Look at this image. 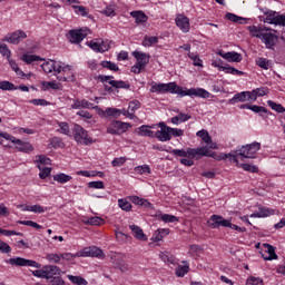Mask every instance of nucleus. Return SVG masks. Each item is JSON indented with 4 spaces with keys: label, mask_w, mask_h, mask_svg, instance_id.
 Here are the masks:
<instances>
[{
    "label": "nucleus",
    "mask_w": 285,
    "mask_h": 285,
    "mask_svg": "<svg viewBox=\"0 0 285 285\" xmlns=\"http://www.w3.org/2000/svg\"><path fill=\"white\" fill-rule=\"evenodd\" d=\"M38 168L40 170V173H39L40 179H46L47 177H50V173H52V168L43 167L41 165H38Z\"/></svg>",
    "instance_id": "c03bdc74"
},
{
    "label": "nucleus",
    "mask_w": 285,
    "mask_h": 285,
    "mask_svg": "<svg viewBox=\"0 0 285 285\" xmlns=\"http://www.w3.org/2000/svg\"><path fill=\"white\" fill-rule=\"evenodd\" d=\"M71 180H72V176L67 175L65 173L53 175V181H57L58 184H68V181H71Z\"/></svg>",
    "instance_id": "c756f323"
},
{
    "label": "nucleus",
    "mask_w": 285,
    "mask_h": 285,
    "mask_svg": "<svg viewBox=\"0 0 285 285\" xmlns=\"http://www.w3.org/2000/svg\"><path fill=\"white\" fill-rule=\"evenodd\" d=\"M130 16L135 19L136 23H146L148 16L144 11H131Z\"/></svg>",
    "instance_id": "a878e982"
},
{
    "label": "nucleus",
    "mask_w": 285,
    "mask_h": 285,
    "mask_svg": "<svg viewBox=\"0 0 285 285\" xmlns=\"http://www.w3.org/2000/svg\"><path fill=\"white\" fill-rule=\"evenodd\" d=\"M246 101H248L249 104H254L253 96H252L250 91H240V92L234 95V97L232 99H229V104L232 106H235V104H244Z\"/></svg>",
    "instance_id": "f3484780"
},
{
    "label": "nucleus",
    "mask_w": 285,
    "mask_h": 285,
    "mask_svg": "<svg viewBox=\"0 0 285 285\" xmlns=\"http://www.w3.org/2000/svg\"><path fill=\"white\" fill-rule=\"evenodd\" d=\"M240 168H243V170H246L247 173H259V167L253 164H240Z\"/></svg>",
    "instance_id": "13d9d810"
},
{
    "label": "nucleus",
    "mask_w": 285,
    "mask_h": 285,
    "mask_svg": "<svg viewBox=\"0 0 285 285\" xmlns=\"http://www.w3.org/2000/svg\"><path fill=\"white\" fill-rule=\"evenodd\" d=\"M0 137H2V139H7V141H11L12 144H14L16 150H19V153H32V150H35L30 142H26L21 139L14 138V136H11L8 132L0 131Z\"/></svg>",
    "instance_id": "39448f33"
},
{
    "label": "nucleus",
    "mask_w": 285,
    "mask_h": 285,
    "mask_svg": "<svg viewBox=\"0 0 285 285\" xmlns=\"http://www.w3.org/2000/svg\"><path fill=\"white\" fill-rule=\"evenodd\" d=\"M0 90H17V86L8 80H3L0 81Z\"/></svg>",
    "instance_id": "6e6d98bb"
},
{
    "label": "nucleus",
    "mask_w": 285,
    "mask_h": 285,
    "mask_svg": "<svg viewBox=\"0 0 285 285\" xmlns=\"http://www.w3.org/2000/svg\"><path fill=\"white\" fill-rule=\"evenodd\" d=\"M169 234H170V229L168 228L157 229L154 233L153 239L154 242H161L166 237V235H169Z\"/></svg>",
    "instance_id": "c85d7f7f"
},
{
    "label": "nucleus",
    "mask_w": 285,
    "mask_h": 285,
    "mask_svg": "<svg viewBox=\"0 0 285 285\" xmlns=\"http://www.w3.org/2000/svg\"><path fill=\"white\" fill-rule=\"evenodd\" d=\"M9 66L10 68L16 72V75L18 77H20L21 79L26 78V73L19 68V65H17V61L12 60L9 58Z\"/></svg>",
    "instance_id": "2f4dec72"
},
{
    "label": "nucleus",
    "mask_w": 285,
    "mask_h": 285,
    "mask_svg": "<svg viewBox=\"0 0 285 285\" xmlns=\"http://www.w3.org/2000/svg\"><path fill=\"white\" fill-rule=\"evenodd\" d=\"M253 101H257V97H266L268 87H259L250 91Z\"/></svg>",
    "instance_id": "4be33fe9"
},
{
    "label": "nucleus",
    "mask_w": 285,
    "mask_h": 285,
    "mask_svg": "<svg viewBox=\"0 0 285 285\" xmlns=\"http://www.w3.org/2000/svg\"><path fill=\"white\" fill-rule=\"evenodd\" d=\"M57 79L58 81H65L68 83H73V81H77L72 66L60 62V75L58 73Z\"/></svg>",
    "instance_id": "0eeeda50"
},
{
    "label": "nucleus",
    "mask_w": 285,
    "mask_h": 285,
    "mask_svg": "<svg viewBox=\"0 0 285 285\" xmlns=\"http://www.w3.org/2000/svg\"><path fill=\"white\" fill-rule=\"evenodd\" d=\"M155 43H159V38L155 36L145 37L142 40L144 48H150V46H155Z\"/></svg>",
    "instance_id": "ea45409f"
},
{
    "label": "nucleus",
    "mask_w": 285,
    "mask_h": 285,
    "mask_svg": "<svg viewBox=\"0 0 285 285\" xmlns=\"http://www.w3.org/2000/svg\"><path fill=\"white\" fill-rule=\"evenodd\" d=\"M267 106H269V108H272V110H275V112H285L284 106H282L281 104H277L273 100H267Z\"/></svg>",
    "instance_id": "8fccbe9b"
},
{
    "label": "nucleus",
    "mask_w": 285,
    "mask_h": 285,
    "mask_svg": "<svg viewBox=\"0 0 285 285\" xmlns=\"http://www.w3.org/2000/svg\"><path fill=\"white\" fill-rule=\"evenodd\" d=\"M73 139L77 144H82L83 146H90V144H95L92 137L88 135V130H86L81 125L73 126Z\"/></svg>",
    "instance_id": "423d86ee"
},
{
    "label": "nucleus",
    "mask_w": 285,
    "mask_h": 285,
    "mask_svg": "<svg viewBox=\"0 0 285 285\" xmlns=\"http://www.w3.org/2000/svg\"><path fill=\"white\" fill-rule=\"evenodd\" d=\"M256 66H258V68H263V70H268L271 68V61L266 58H258L256 60Z\"/></svg>",
    "instance_id": "3c124183"
},
{
    "label": "nucleus",
    "mask_w": 285,
    "mask_h": 285,
    "mask_svg": "<svg viewBox=\"0 0 285 285\" xmlns=\"http://www.w3.org/2000/svg\"><path fill=\"white\" fill-rule=\"evenodd\" d=\"M161 222H165V224H175V222H179V217L170 214H163L160 215Z\"/></svg>",
    "instance_id": "a19ab883"
},
{
    "label": "nucleus",
    "mask_w": 285,
    "mask_h": 285,
    "mask_svg": "<svg viewBox=\"0 0 285 285\" xmlns=\"http://www.w3.org/2000/svg\"><path fill=\"white\" fill-rule=\"evenodd\" d=\"M41 68L46 75H52L57 77L61 75V61L49 60L41 65Z\"/></svg>",
    "instance_id": "9d476101"
},
{
    "label": "nucleus",
    "mask_w": 285,
    "mask_h": 285,
    "mask_svg": "<svg viewBox=\"0 0 285 285\" xmlns=\"http://www.w3.org/2000/svg\"><path fill=\"white\" fill-rule=\"evenodd\" d=\"M68 279H69V282H71L72 284H76V285H88V281H86V278H83L81 276L69 275Z\"/></svg>",
    "instance_id": "79ce46f5"
},
{
    "label": "nucleus",
    "mask_w": 285,
    "mask_h": 285,
    "mask_svg": "<svg viewBox=\"0 0 285 285\" xmlns=\"http://www.w3.org/2000/svg\"><path fill=\"white\" fill-rule=\"evenodd\" d=\"M72 8L76 14H80V17H88V9L86 7L73 4Z\"/></svg>",
    "instance_id": "4d7b16f0"
},
{
    "label": "nucleus",
    "mask_w": 285,
    "mask_h": 285,
    "mask_svg": "<svg viewBox=\"0 0 285 285\" xmlns=\"http://www.w3.org/2000/svg\"><path fill=\"white\" fill-rule=\"evenodd\" d=\"M46 259L50 262V264H59V262H61V254H48L46 256Z\"/></svg>",
    "instance_id": "680f3d73"
},
{
    "label": "nucleus",
    "mask_w": 285,
    "mask_h": 285,
    "mask_svg": "<svg viewBox=\"0 0 285 285\" xmlns=\"http://www.w3.org/2000/svg\"><path fill=\"white\" fill-rule=\"evenodd\" d=\"M28 35L23 30H16L12 33L7 35L3 38V41H7V43H12L13 46H18V43H21L23 39H26Z\"/></svg>",
    "instance_id": "dca6fc26"
},
{
    "label": "nucleus",
    "mask_w": 285,
    "mask_h": 285,
    "mask_svg": "<svg viewBox=\"0 0 285 285\" xmlns=\"http://www.w3.org/2000/svg\"><path fill=\"white\" fill-rule=\"evenodd\" d=\"M86 37V33H83L81 30L71 29L69 30L67 35V39L70 41V43H81L83 41V38Z\"/></svg>",
    "instance_id": "aec40b11"
},
{
    "label": "nucleus",
    "mask_w": 285,
    "mask_h": 285,
    "mask_svg": "<svg viewBox=\"0 0 285 285\" xmlns=\"http://www.w3.org/2000/svg\"><path fill=\"white\" fill-rule=\"evenodd\" d=\"M247 30L252 37L261 39V41L265 43V48L268 50L275 48V43H277V36L271 32V29H267L264 26H249L247 27Z\"/></svg>",
    "instance_id": "f03ea898"
},
{
    "label": "nucleus",
    "mask_w": 285,
    "mask_h": 285,
    "mask_svg": "<svg viewBox=\"0 0 285 285\" xmlns=\"http://www.w3.org/2000/svg\"><path fill=\"white\" fill-rule=\"evenodd\" d=\"M160 130L156 131V136L158 141H170L173 137H170V127L166 125V122H160Z\"/></svg>",
    "instance_id": "a211bd4d"
},
{
    "label": "nucleus",
    "mask_w": 285,
    "mask_h": 285,
    "mask_svg": "<svg viewBox=\"0 0 285 285\" xmlns=\"http://www.w3.org/2000/svg\"><path fill=\"white\" fill-rule=\"evenodd\" d=\"M118 206L121 208V210H125L126 213H130L132 210V204L130 202H127L126 198L118 199Z\"/></svg>",
    "instance_id": "e433bc0d"
},
{
    "label": "nucleus",
    "mask_w": 285,
    "mask_h": 285,
    "mask_svg": "<svg viewBox=\"0 0 285 285\" xmlns=\"http://www.w3.org/2000/svg\"><path fill=\"white\" fill-rule=\"evenodd\" d=\"M174 157H185L187 159H199L200 157H212L219 159L217 153L208 150V147L187 148V149H171Z\"/></svg>",
    "instance_id": "7ed1b4c3"
},
{
    "label": "nucleus",
    "mask_w": 285,
    "mask_h": 285,
    "mask_svg": "<svg viewBox=\"0 0 285 285\" xmlns=\"http://www.w3.org/2000/svg\"><path fill=\"white\" fill-rule=\"evenodd\" d=\"M132 57L136 59V63L141 68L146 69V66L150 63V55L144 51H132Z\"/></svg>",
    "instance_id": "6ab92c4d"
},
{
    "label": "nucleus",
    "mask_w": 285,
    "mask_h": 285,
    "mask_svg": "<svg viewBox=\"0 0 285 285\" xmlns=\"http://www.w3.org/2000/svg\"><path fill=\"white\" fill-rule=\"evenodd\" d=\"M209 226L210 228H232V230H237V233H246V227H239L230 223V219H226L220 215L214 214L209 217Z\"/></svg>",
    "instance_id": "20e7f679"
},
{
    "label": "nucleus",
    "mask_w": 285,
    "mask_h": 285,
    "mask_svg": "<svg viewBox=\"0 0 285 285\" xmlns=\"http://www.w3.org/2000/svg\"><path fill=\"white\" fill-rule=\"evenodd\" d=\"M177 28L185 35L190 32V19L184 13H178L175 18Z\"/></svg>",
    "instance_id": "2eb2a0df"
},
{
    "label": "nucleus",
    "mask_w": 285,
    "mask_h": 285,
    "mask_svg": "<svg viewBox=\"0 0 285 285\" xmlns=\"http://www.w3.org/2000/svg\"><path fill=\"white\" fill-rule=\"evenodd\" d=\"M49 285H66V282H63L60 276H56L49 279Z\"/></svg>",
    "instance_id": "774afa93"
},
{
    "label": "nucleus",
    "mask_w": 285,
    "mask_h": 285,
    "mask_svg": "<svg viewBox=\"0 0 285 285\" xmlns=\"http://www.w3.org/2000/svg\"><path fill=\"white\" fill-rule=\"evenodd\" d=\"M109 86L116 89L130 90V83L124 80H110Z\"/></svg>",
    "instance_id": "b1692460"
},
{
    "label": "nucleus",
    "mask_w": 285,
    "mask_h": 285,
    "mask_svg": "<svg viewBox=\"0 0 285 285\" xmlns=\"http://www.w3.org/2000/svg\"><path fill=\"white\" fill-rule=\"evenodd\" d=\"M150 92H157L158 95H178L179 97H200V99H208L210 92L204 88H183L177 82H159L151 85Z\"/></svg>",
    "instance_id": "f257e3e1"
},
{
    "label": "nucleus",
    "mask_w": 285,
    "mask_h": 285,
    "mask_svg": "<svg viewBox=\"0 0 285 285\" xmlns=\"http://www.w3.org/2000/svg\"><path fill=\"white\" fill-rule=\"evenodd\" d=\"M22 61H24V63H35V61H41V57L35 56V55L23 53L22 55Z\"/></svg>",
    "instance_id": "37998d69"
},
{
    "label": "nucleus",
    "mask_w": 285,
    "mask_h": 285,
    "mask_svg": "<svg viewBox=\"0 0 285 285\" xmlns=\"http://www.w3.org/2000/svg\"><path fill=\"white\" fill-rule=\"evenodd\" d=\"M188 57H189V59H191V61H194L193 62L194 66H197L198 68H204V65L202 63V59L199 58V56L197 53L189 52Z\"/></svg>",
    "instance_id": "864d4df0"
},
{
    "label": "nucleus",
    "mask_w": 285,
    "mask_h": 285,
    "mask_svg": "<svg viewBox=\"0 0 285 285\" xmlns=\"http://www.w3.org/2000/svg\"><path fill=\"white\" fill-rule=\"evenodd\" d=\"M139 135H140V137H151V138H154L156 136V132L150 130L148 128V126L142 125L141 127H139Z\"/></svg>",
    "instance_id": "58836bf2"
},
{
    "label": "nucleus",
    "mask_w": 285,
    "mask_h": 285,
    "mask_svg": "<svg viewBox=\"0 0 285 285\" xmlns=\"http://www.w3.org/2000/svg\"><path fill=\"white\" fill-rule=\"evenodd\" d=\"M77 257H104V250L97 246L85 247L76 253Z\"/></svg>",
    "instance_id": "ddd939ff"
},
{
    "label": "nucleus",
    "mask_w": 285,
    "mask_h": 285,
    "mask_svg": "<svg viewBox=\"0 0 285 285\" xmlns=\"http://www.w3.org/2000/svg\"><path fill=\"white\" fill-rule=\"evenodd\" d=\"M125 255L121 253H114L111 254V261L112 263L117 266V264H121L122 262H125Z\"/></svg>",
    "instance_id": "052dcab7"
},
{
    "label": "nucleus",
    "mask_w": 285,
    "mask_h": 285,
    "mask_svg": "<svg viewBox=\"0 0 285 285\" xmlns=\"http://www.w3.org/2000/svg\"><path fill=\"white\" fill-rule=\"evenodd\" d=\"M249 110H252V112H255L256 115H268V109H266V107H262V106H257V105H252Z\"/></svg>",
    "instance_id": "a18cd8bd"
},
{
    "label": "nucleus",
    "mask_w": 285,
    "mask_h": 285,
    "mask_svg": "<svg viewBox=\"0 0 285 285\" xmlns=\"http://www.w3.org/2000/svg\"><path fill=\"white\" fill-rule=\"evenodd\" d=\"M135 173H137V175H150V166L148 165H141V166H137L134 168Z\"/></svg>",
    "instance_id": "5fc2aeb1"
},
{
    "label": "nucleus",
    "mask_w": 285,
    "mask_h": 285,
    "mask_svg": "<svg viewBox=\"0 0 285 285\" xmlns=\"http://www.w3.org/2000/svg\"><path fill=\"white\" fill-rule=\"evenodd\" d=\"M188 119H190V115L180 112L179 115L171 118V124L179 126V124H184V121H188Z\"/></svg>",
    "instance_id": "7c9ffc66"
},
{
    "label": "nucleus",
    "mask_w": 285,
    "mask_h": 285,
    "mask_svg": "<svg viewBox=\"0 0 285 285\" xmlns=\"http://www.w3.org/2000/svg\"><path fill=\"white\" fill-rule=\"evenodd\" d=\"M58 132H61L62 135H70V127L68 126V122H58Z\"/></svg>",
    "instance_id": "0e129e2a"
},
{
    "label": "nucleus",
    "mask_w": 285,
    "mask_h": 285,
    "mask_svg": "<svg viewBox=\"0 0 285 285\" xmlns=\"http://www.w3.org/2000/svg\"><path fill=\"white\" fill-rule=\"evenodd\" d=\"M266 17L264 19L265 23H271L273 26H283L285 27V16L284 14H278L275 11H269L265 13Z\"/></svg>",
    "instance_id": "4468645a"
},
{
    "label": "nucleus",
    "mask_w": 285,
    "mask_h": 285,
    "mask_svg": "<svg viewBox=\"0 0 285 285\" xmlns=\"http://www.w3.org/2000/svg\"><path fill=\"white\" fill-rule=\"evenodd\" d=\"M41 85V90L46 92V90H59V83L56 81H42L40 82Z\"/></svg>",
    "instance_id": "72a5a7b5"
},
{
    "label": "nucleus",
    "mask_w": 285,
    "mask_h": 285,
    "mask_svg": "<svg viewBox=\"0 0 285 285\" xmlns=\"http://www.w3.org/2000/svg\"><path fill=\"white\" fill-rule=\"evenodd\" d=\"M261 149H262V144L255 141L249 145L243 146L239 149V156L243 157L244 159H255V155Z\"/></svg>",
    "instance_id": "1a4fd4ad"
},
{
    "label": "nucleus",
    "mask_w": 285,
    "mask_h": 285,
    "mask_svg": "<svg viewBox=\"0 0 285 285\" xmlns=\"http://www.w3.org/2000/svg\"><path fill=\"white\" fill-rule=\"evenodd\" d=\"M100 66L102 68H107V70H112L114 72H117L119 70V67L115 62L108 60L101 61Z\"/></svg>",
    "instance_id": "de8ad7c7"
},
{
    "label": "nucleus",
    "mask_w": 285,
    "mask_h": 285,
    "mask_svg": "<svg viewBox=\"0 0 285 285\" xmlns=\"http://www.w3.org/2000/svg\"><path fill=\"white\" fill-rule=\"evenodd\" d=\"M226 19L228 21H233L234 23H244L243 21H246V19H244L235 13H232V12L226 13Z\"/></svg>",
    "instance_id": "09e8293b"
},
{
    "label": "nucleus",
    "mask_w": 285,
    "mask_h": 285,
    "mask_svg": "<svg viewBox=\"0 0 285 285\" xmlns=\"http://www.w3.org/2000/svg\"><path fill=\"white\" fill-rule=\"evenodd\" d=\"M26 210H28L29 213H46V208H43V206L41 205H27L26 206Z\"/></svg>",
    "instance_id": "603ef678"
},
{
    "label": "nucleus",
    "mask_w": 285,
    "mask_h": 285,
    "mask_svg": "<svg viewBox=\"0 0 285 285\" xmlns=\"http://www.w3.org/2000/svg\"><path fill=\"white\" fill-rule=\"evenodd\" d=\"M0 55H2V57H7V59L10 60L12 51H10L8 45H0Z\"/></svg>",
    "instance_id": "e2e57ef3"
},
{
    "label": "nucleus",
    "mask_w": 285,
    "mask_h": 285,
    "mask_svg": "<svg viewBox=\"0 0 285 285\" xmlns=\"http://www.w3.org/2000/svg\"><path fill=\"white\" fill-rule=\"evenodd\" d=\"M269 215H273V209L261 207L259 210L252 214L250 217L262 218V217H269Z\"/></svg>",
    "instance_id": "473e14b6"
},
{
    "label": "nucleus",
    "mask_w": 285,
    "mask_h": 285,
    "mask_svg": "<svg viewBox=\"0 0 285 285\" xmlns=\"http://www.w3.org/2000/svg\"><path fill=\"white\" fill-rule=\"evenodd\" d=\"M265 253L268 254V257H265V259H277V254L275 253V247L271 244H264Z\"/></svg>",
    "instance_id": "4c0bfd02"
},
{
    "label": "nucleus",
    "mask_w": 285,
    "mask_h": 285,
    "mask_svg": "<svg viewBox=\"0 0 285 285\" xmlns=\"http://www.w3.org/2000/svg\"><path fill=\"white\" fill-rule=\"evenodd\" d=\"M7 264H10L11 266H29L31 268H41V264L38 262L23 257L9 258Z\"/></svg>",
    "instance_id": "9b49d317"
},
{
    "label": "nucleus",
    "mask_w": 285,
    "mask_h": 285,
    "mask_svg": "<svg viewBox=\"0 0 285 285\" xmlns=\"http://www.w3.org/2000/svg\"><path fill=\"white\" fill-rule=\"evenodd\" d=\"M18 224L21 226H30L31 228H36V230H41V228H43V226L33 220H18Z\"/></svg>",
    "instance_id": "49530a36"
},
{
    "label": "nucleus",
    "mask_w": 285,
    "mask_h": 285,
    "mask_svg": "<svg viewBox=\"0 0 285 285\" xmlns=\"http://www.w3.org/2000/svg\"><path fill=\"white\" fill-rule=\"evenodd\" d=\"M105 115H107V117H114V119H119V117H121V109L108 107L105 110Z\"/></svg>",
    "instance_id": "c9c22d12"
},
{
    "label": "nucleus",
    "mask_w": 285,
    "mask_h": 285,
    "mask_svg": "<svg viewBox=\"0 0 285 285\" xmlns=\"http://www.w3.org/2000/svg\"><path fill=\"white\" fill-rule=\"evenodd\" d=\"M130 230L134 233L136 239H140V242H146V234H144V229L137 225H130Z\"/></svg>",
    "instance_id": "5701e85b"
},
{
    "label": "nucleus",
    "mask_w": 285,
    "mask_h": 285,
    "mask_svg": "<svg viewBox=\"0 0 285 285\" xmlns=\"http://www.w3.org/2000/svg\"><path fill=\"white\" fill-rule=\"evenodd\" d=\"M128 128H132V125L129 122H124L121 120H114L107 127L108 135H124L128 130Z\"/></svg>",
    "instance_id": "6e6552de"
},
{
    "label": "nucleus",
    "mask_w": 285,
    "mask_h": 285,
    "mask_svg": "<svg viewBox=\"0 0 285 285\" xmlns=\"http://www.w3.org/2000/svg\"><path fill=\"white\" fill-rule=\"evenodd\" d=\"M85 224H89L90 226H104V224H106V220L99 216H94L88 218Z\"/></svg>",
    "instance_id": "f704fd0d"
},
{
    "label": "nucleus",
    "mask_w": 285,
    "mask_h": 285,
    "mask_svg": "<svg viewBox=\"0 0 285 285\" xmlns=\"http://www.w3.org/2000/svg\"><path fill=\"white\" fill-rule=\"evenodd\" d=\"M226 61H229L230 63H240L242 61V56L240 53H237L236 51H228L225 55Z\"/></svg>",
    "instance_id": "bb28decb"
},
{
    "label": "nucleus",
    "mask_w": 285,
    "mask_h": 285,
    "mask_svg": "<svg viewBox=\"0 0 285 285\" xmlns=\"http://www.w3.org/2000/svg\"><path fill=\"white\" fill-rule=\"evenodd\" d=\"M216 157L219 158V159H216L217 161H222V159H229L233 161V164H239V159H244V157L239 156V150L237 155L224 154L223 156H219L216 154Z\"/></svg>",
    "instance_id": "cd10ccee"
},
{
    "label": "nucleus",
    "mask_w": 285,
    "mask_h": 285,
    "mask_svg": "<svg viewBox=\"0 0 285 285\" xmlns=\"http://www.w3.org/2000/svg\"><path fill=\"white\" fill-rule=\"evenodd\" d=\"M49 146L51 148H55V150H57V148H61L63 146V141L59 137H53L50 139Z\"/></svg>",
    "instance_id": "bf43d9fd"
},
{
    "label": "nucleus",
    "mask_w": 285,
    "mask_h": 285,
    "mask_svg": "<svg viewBox=\"0 0 285 285\" xmlns=\"http://www.w3.org/2000/svg\"><path fill=\"white\" fill-rule=\"evenodd\" d=\"M183 264L185 265H178V267L176 268L175 273L177 277H185L190 271V265H188V262L184 261Z\"/></svg>",
    "instance_id": "393cba45"
},
{
    "label": "nucleus",
    "mask_w": 285,
    "mask_h": 285,
    "mask_svg": "<svg viewBox=\"0 0 285 285\" xmlns=\"http://www.w3.org/2000/svg\"><path fill=\"white\" fill-rule=\"evenodd\" d=\"M141 108V102L139 100H132L129 102L128 109L130 112H135Z\"/></svg>",
    "instance_id": "338daca9"
},
{
    "label": "nucleus",
    "mask_w": 285,
    "mask_h": 285,
    "mask_svg": "<svg viewBox=\"0 0 285 285\" xmlns=\"http://www.w3.org/2000/svg\"><path fill=\"white\" fill-rule=\"evenodd\" d=\"M45 277L46 279H55V275H61V269L57 265L45 266Z\"/></svg>",
    "instance_id": "412c9836"
},
{
    "label": "nucleus",
    "mask_w": 285,
    "mask_h": 285,
    "mask_svg": "<svg viewBox=\"0 0 285 285\" xmlns=\"http://www.w3.org/2000/svg\"><path fill=\"white\" fill-rule=\"evenodd\" d=\"M247 285H263L264 281L259 277L250 276L247 278Z\"/></svg>",
    "instance_id": "69168bd1"
},
{
    "label": "nucleus",
    "mask_w": 285,
    "mask_h": 285,
    "mask_svg": "<svg viewBox=\"0 0 285 285\" xmlns=\"http://www.w3.org/2000/svg\"><path fill=\"white\" fill-rule=\"evenodd\" d=\"M222 63H224V61L218 60V61H214L212 66L214 68H218L219 72H225L226 75H234L236 77H244V71H240L239 69H235V67H230L229 65L224 66Z\"/></svg>",
    "instance_id": "f8f14e48"
}]
</instances>
